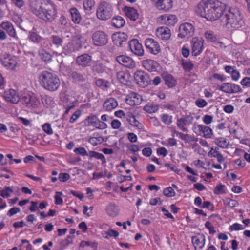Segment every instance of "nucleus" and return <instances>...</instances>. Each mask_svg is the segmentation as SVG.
I'll use <instances>...</instances> for the list:
<instances>
[{"label": "nucleus", "mask_w": 250, "mask_h": 250, "mask_svg": "<svg viewBox=\"0 0 250 250\" xmlns=\"http://www.w3.org/2000/svg\"><path fill=\"white\" fill-rule=\"evenodd\" d=\"M30 7L32 12L45 23H53L58 17V6L52 0H34Z\"/></svg>", "instance_id": "nucleus-1"}, {"label": "nucleus", "mask_w": 250, "mask_h": 250, "mask_svg": "<svg viewBox=\"0 0 250 250\" xmlns=\"http://www.w3.org/2000/svg\"><path fill=\"white\" fill-rule=\"evenodd\" d=\"M225 9V4L218 0H202L197 4L195 11L199 16L214 21L221 17Z\"/></svg>", "instance_id": "nucleus-2"}, {"label": "nucleus", "mask_w": 250, "mask_h": 250, "mask_svg": "<svg viewBox=\"0 0 250 250\" xmlns=\"http://www.w3.org/2000/svg\"><path fill=\"white\" fill-rule=\"evenodd\" d=\"M221 22L226 28L232 30L239 29L244 24L240 10L235 6L229 7L226 11L221 19Z\"/></svg>", "instance_id": "nucleus-3"}, {"label": "nucleus", "mask_w": 250, "mask_h": 250, "mask_svg": "<svg viewBox=\"0 0 250 250\" xmlns=\"http://www.w3.org/2000/svg\"><path fill=\"white\" fill-rule=\"evenodd\" d=\"M41 86L50 92L57 91L60 86V81L55 74L47 71H42L39 76Z\"/></svg>", "instance_id": "nucleus-4"}, {"label": "nucleus", "mask_w": 250, "mask_h": 250, "mask_svg": "<svg viewBox=\"0 0 250 250\" xmlns=\"http://www.w3.org/2000/svg\"><path fill=\"white\" fill-rule=\"evenodd\" d=\"M113 9L112 5L105 1H102L97 5L96 16L97 18L101 21H107L112 16Z\"/></svg>", "instance_id": "nucleus-5"}, {"label": "nucleus", "mask_w": 250, "mask_h": 250, "mask_svg": "<svg viewBox=\"0 0 250 250\" xmlns=\"http://www.w3.org/2000/svg\"><path fill=\"white\" fill-rule=\"evenodd\" d=\"M82 35L79 34L73 36L71 41L63 46V53L70 55L72 53L79 51L82 47Z\"/></svg>", "instance_id": "nucleus-6"}, {"label": "nucleus", "mask_w": 250, "mask_h": 250, "mask_svg": "<svg viewBox=\"0 0 250 250\" xmlns=\"http://www.w3.org/2000/svg\"><path fill=\"white\" fill-rule=\"evenodd\" d=\"M6 33L12 38L18 39L13 24L8 21H2L0 24V39L5 40L7 38Z\"/></svg>", "instance_id": "nucleus-7"}, {"label": "nucleus", "mask_w": 250, "mask_h": 250, "mask_svg": "<svg viewBox=\"0 0 250 250\" xmlns=\"http://www.w3.org/2000/svg\"><path fill=\"white\" fill-rule=\"evenodd\" d=\"M85 126H92L97 129H103L106 127V124L100 121L97 117L93 114L87 116L83 121Z\"/></svg>", "instance_id": "nucleus-8"}, {"label": "nucleus", "mask_w": 250, "mask_h": 250, "mask_svg": "<svg viewBox=\"0 0 250 250\" xmlns=\"http://www.w3.org/2000/svg\"><path fill=\"white\" fill-rule=\"evenodd\" d=\"M144 43L147 52L152 55H157L161 51L159 43L153 38H146Z\"/></svg>", "instance_id": "nucleus-9"}, {"label": "nucleus", "mask_w": 250, "mask_h": 250, "mask_svg": "<svg viewBox=\"0 0 250 250\" xmlns=\"http://www.w3.org/2000/svg\"><path fill=\"white\" fill-rule=\"evenodd\" d=\"M194 32L195 28L192 24L184 22L179 26L178 36L180 38H188L192 36Z\"/></svg>", "instance_id": "nucleus-10"}, {"label": "nucleus", "mask_w": 250, "mask_h": 250, "mask_svg": "<svg viewBox=\"0 0 250 250\" xmlns=\"http://www.w3.org/2000/svg\"><path fill=\"white\" fill-rule=\"evenodd\" d=\"M0 62L7 69L13 70L18 64V59L10 54H4L0 58Z\"/></svg>", "instance_id": "nucleus-11"}, {"label": "nucleus", "mask_w": 250, "mask_h": 250, "mask_svg": "<svg viewBox=\"0 0 250 250\" xmlns=\"http://www.w3.org/2000/svg\"><path fill=\"white\" fill-rule=\"evenodd\" d=\"M192 130L197 135L206 138H211L213 135L212 129L203 125L194 124L192 127Z\"/></svg>", "instance_id": "nucleus-12"}, {"label": "nucleus", "mask_w": 250, "mask_h": 250, "mask_svg": "<svg viewBox=\"0 0 250 250\" xmlns=\"http://www.w3.org/2000/svg\"><path fill=\"white\" fill-rule=\"evenodd\" d=\"M92 40L94 45L101 46L108 42V36L104 31H96L92 34Z\"/></svg>", "instance_id": "nucleus-13"}, {"label": "nucleus", "mask_w": 250, "mask_h": 250, "mask_svg": "<svg viewBox=\"0 0 250 250\" xmlns=\"http://www.w3.org/2000/svg\"><path fill=\"white\" fill-rule=\"evenodd\" d=\"M217 90L228 94H233L242 92L241 87L237 84L229 83H224L216 88Z\"/></svg>", "instance_id": "nucleus-14"}, {"label": "nucleus", "mask_w": 250, "mask_h": 250, "mask_svg": "<svg viewBox=\"0 0 250 250\" xmlns=\"http://www.w3.org/2000/svg\"><path fill=\"white\" fill-rule=\"evenodd\" d=\"M134 79L137 83L143 87L148 85L150 82L149 75L141 70H138L135 72Z\"/></svg>", "instance_id": "nucleus-15"}, {"label": "nucleus", "mask_w": 250, "mask_h": 250, "mask_svg": "<svg viewBox=\"0 0 250 250\" xmlns=\"http://www.w3.org/2000/svg\"><path fill=\"white\" fill-rule=\"evenodd\" d=\"M22 102L28 108H37L40 104V100L35 94H26L23 96Z\"/></svg>", "instance_id": "nucleus-16"}, {"label": "nucleus", "mask_w": 250, "mask_h": 250, "mask_svg": "<svg viewBox=\"0 0 250 250\" xmlns=\"http://www.w3.org/2000/svg\"><path fill=\"white\" fill-rule=\"evenodd\" d=\"M191 44L192 55H199L204 49V41L201 38L195 37L192 39Z\"/></svg>", "instance_id": "nucleus-17"}, {"label": "nucleus", "mask_w": 250, "mask_h": 250, "mask_svg": "<svg viewBox=\"0 0 250 250\" xmlns=\"http://www.w3.org/2000/svg\"><path fill=\"white\" fill-rule=\"evenodd\" d=\"M143 67L149 72H157L160 68V64L156 61L147 59L141 62Z\"/></svg>", "instance_id": "nucleus-18"}, {"label": "nucleus", "mask_w": 250, "mask_h": 250, "mask_svg": "<svg viewBox=\"0 0 250 250\" xmlns=\"http://www.w3.org/2000/svg\"><path fill=\"white\" fill-rule=\"evenodd\" d=\"M128 45L131 51L138 56H142L144 50L142 45L137 39H132L129 42Z\"/></svg>", "instance_id": "nucleus-19"}, {"label": "nucleus", "mask_w": 250, "mask_h": 250, "mask_svg": "<svg viewBox=\"0 0 250 250\" xmlns=\"http://www.w3.org/2000/svg\"><path fill=\"white\" fill-rule=\"evenodd\" d=\"M191 242L195 250H202L206 242V236L203 233H198L191 237Z\"/></svg>", "instance_id": "nucleus-20"}, {"label": "nucleus", "mask_w": 250, "mask_h": 250, "mask_svg": "<svg viewBox=\"0 0 250 250\" xmlns=\"http://www.w3.org/2000/svg\"><path fill=\"white\" fill-rule=\"evenodd\" d=\"M193 121L194 118L192 116L189 115L185 116L177 120V127L181 130L188 132V129L185 126L191 125Z\"/></svg>", "instance_id": "nucleus-21"}, {"label": "nucleus", "mask_w": 250, "mask_h": 250, "mask_svg": "<svg viewBox=\"0 0 250 250\" xmlns=\"http://www.w3.org/2000/svg\"><path fill=\"white\" fill-rule=\"evenodd\" d=\"M162 23L168 26H174L178 21L177 17L174 14H164L159 17Z\"/></svg>", "instance_id": "nucleus-22"}, {"label": "nucleus", "mask_w": 250, "mask_h": 250, "mask_svg": "<svg viewBox=\"0 0 250 250\" xmlns=\"http://www.w3.org/2000/svg\"><path fill=\"white\" fill-rule=\"evenodd\" d=\"M116 61L120 64L128 68H134L136 66L135 61L130 57L125 55H120L116 57Z\"/></svg>", "instance_id": "nucleus-23"}, {"label": "nucleus", "mask_w": 250, "mask_h": 250, "mask_svg": "<svg viewBox=\"0 0 250 250\" xmlns=\"http://www.w3.org/2000/svg\"><path fill=\"white\" fill-rule=\"evenodd\" d=\"M143 100L141 95L136 92H131L127 95L125 102L131 106L139 105Z\"/></svg>", "instance_id": "nucleus-24"}, {"label": "nucleus", "mask_w": 250, "mask_h": 250, "mask_svg": "<svg viewBox=\"0 0 250 250\" xmlns=\"http://www.w3.org/2000/svg\"><path fill=\"white\" fill-rule=\"evenodd\" d=\"M155 6L159 11L167 12L173 7V0H155Z\"/></svg>", "instance_id": "nucleus-25"}, {"label": "nucleus", "mask_w": 250, "mask_h": 250, "mask_svg": "<svg viewBox=\"0 0 250 250\" xmlns=\"http://www.w3.org/2000/svg\"><path fill=\"white\" fill-rule=\"evenodd\" d=\"M156 37L163 41L168 40L171 37V31L167 27H160L155 32Z\"/></svg>", "instance_id": "nucleus-26"}, {"label": "nucleus", "mask_w": 250, "mask_h": 250, "mask_svg": "<svg viewBox=\"0 0 250 250\" xmlns=\"http://www.w3.org/2000/svg\"><path fill=\"white\" fill-rule=\"evenodd\" d=\"M4 98L6 101L12 104H17L20 99L18 93L12 89L5 91Z\"/></svg>", "instance_id": "nucleus-27"}, {"label": "nucleus", "mask_w": 250, "mask_h": 250, "mask_svg": "<svg viewBox=\"0 0 250 250\" xmlns=\"http://www.w3.org/2000/svg\"><path fill=\"white\" fill-rule=\"evenodd\" d=\"M127 35L124 32H118L113 34L112 36V40L113 43L118 47L123 45L124 42L127 39Z\"/></svg>", "instance_id": "nucleus-28"}, {"label": "nucleus", "mask_w": 250, "mask_h": 250, "mask_svg": "<svg viewBox=\"0 0 250 250\" xmlns=\"http://www.w3.org/2000/svg\"><path fill=\"white\" fill-rule=\"evenodd\" d=\"M105 211L109 217L114 218L119 215V208L115 203L110 202L106 206Z\"/></svg>", "instance_id": "nucleus-29"}, {"label": "nucleus", "mask_w": 250, "mask_h": 250, "mask_svg": "<svg viewBox=\"0 0 250 250\" xmlns=\"http://www.w3.org/2000/svg\"><path fill=\"white\" fill-rule=\"evenodd\" d=\"M91 56L87 54H84L76 58V63L83 67L90 66L91 64Z\"/></svg>", "instance_id": "nucleus-30"}, {"label": "nucleus", "mask_w": 250, "mask_h": 250, "mask_svg": "<svg viewBox=\"0 0 250 250\" xmlns=\"http://www.w3.org/2000/svg\"><path fill=\"white\" fill-rule=\"evenodd\" d=\"M123 11L131 21H135L139 17L138 11L133 7L125 6Z\"/></svg>", "instance_id": "nucleus-31"}, {"label": "nucleus", "mask_w": 250, "mask_h": 250, "mask_svg": "<svg viewBox=\"0 0 250 250\" xmlns=\"http://www.w3.org/2000/svg\"><path fill=\"white\" fill-rule=\"evenodd\" d=\"M69 13L72 21L75 24H80L82 18L78 9L75 7L71 8L69 9Z\"/></svg>", "instance_id": "nucleus-32"}, {"label": "nucleus", "mask_w": 250, "mask_h": 250, "mask_svg": "<svg viewBox=\"0 0 250 250\" xmlns=\"http://www.w3.org/2000/svg\"><path fill=\"white\" fill-rule=\"evenodd\" d=\"M118 106V103L115 99L110 98L107 99L103 104L104 109L107 111H111Z\"/></svg>", "instance_id": "nucleus-33"}, {"label": "nucleus", "mask_w": 250, "mask_h": 250, "mask_svg": "<svg viewBox=\"0 0 250 250\" xmlns=\"http://www.w3.org/2000/svg\"><path fill=\"white\" fill-rule=\"evenodd\" d=\"M116 76L119 81L124 84H126L129 81L130 79V74L123 71L118 72Z\"/></svg>", "instance_id": "nucleus-34"}, {"label": "nucleus", "mask_w": 250, "mask_h": 250, "mask_svg": "<svg viewBox=\"0 0 250 250\" xmlns=\"http://www.w3.org/2000/svg\"><path fill=\"white\" fill-rule=\"evenodd\" d=\"M125 20L120 16H115L111 20L112 25L116 28L123 27L125 25Z\"/></svg>", "instance_id": "nucleus-35"}, {"label": "nucleus", "mask_w": 250, "mask_h": 250, "mask_svg": "<svg viewBox=\"0 0 250 250\" xmlns=\"http://www.w3.org/2000/svg\"><path fill=\"white\" fill-rule=\"evenodd\" d=\"M39 56L41 59L45 62H49L52 60L51 54L44 49H41L39 51Z\"/></svg>", "instance_id": "nucleus-36"}, {"label": "nucleus", "mask_w": 250, "mask_h": 250, "mask_svg": "<svg viewBox=\"0 0 250 250\" xmlns=\"http://www.w3.org/2000/svg\"><path fill=\"white\" fill-rule=\"evenodd\" d=\"M28 39L30 41L34 43H40L43 40V38L39 34L36 32L32 31L29 32Z\"/></svg>", "instance_id": "nucleus-37"}, {"label": "nucleus", "mask_w": 250, "mask_h": 250, "mask_svg": "<svg viewBox=\"0 0 250 250\" xmlns=\"http://www.w3.org/2000/svg\"><path fill=\"white\" fill-rule=\"evenodd\" d=\"M14 192L12 187L5 186L3 188L0 190V196L4 198H8Z\"/></svg>", "instance_id": "nucleus-38"}, {"label": "nucleus", "mask_w": 250, "mask_h": 250, "mask_svg": "<svg viewBox=\"0 0 250 250\" xmlns=\"http://www.w3.org/2000/svg\"><path fill=\"white\" fill-rule=\"evenodd\" d=\"M172 187H168L164 189L163 193L165 196L167 197H173L175 196L176 193L173 188H177V186L174 184L172 185Z\"/></svg>", "instance_id": "nucleus-39"}, {"label": "nucleus", "mask_w": 250, "mask_h": 250, "mask_svg": "<svg viewBox=\"0 0 250 250\" xmlns=\"http://www.w3.org/2000/svg\"><path fill=\"white\" fill-rule=\"evenodd\" d=\"M165 81L166 84L169 88L173 87L177 84L176 80L170 74L165 76Z\"/></svg>", "instance_id": "nucleus-40"}, {"label": "nucleus", "mask_w": 250, "mask_h": 250, "mask_svg": "<svg viewBox=\"0 0 250 250\" xmlns=\"http://www.w3.org/2000/svg\"><path fill=\"white\" fill-rule=\"evenodd\" d=\"M204 37L208 42H215L217 41V36L211 30H207L204 33Z\"/></svg>", "instance_id": "nucleus-41"}, {"label": "nucleus", "mask_w": 250, "mask_h": 250, "mask_svg": "<svg viewBox=\"0 0 250 250\" xmlns=\"http://www.w3.org/2000/svg\"><path fill=\"white\" fill-rule=\"evenodd\" d=\"M95 4V0H84L83 6L85 11H91Z\"/></svg>", "instance_id": "nucleus-42"}, {"label": "nucleus", "mask_w": 250, "mask_h": 250, "mask_svg": "<svg viewBox=\"0 0 250 250\" xmlns=\"http://www.w3.org/2000/svg\"><path fill=\"white\" fill-rule=\"evenodd\" d=\"M103 141V137L98 135L96 136L90 137L88 140L89 143L94 146L101 144Z\"/></svg>", "instance_id": "nucleus-43"}, {"label": "nucleus", "mask_w": 250, "mask_h": 250, "mask_svg": "<svg viewBox=\"0 0 250 250\" xmlns=\"http://www.w3.org/2000/svg\"><path fill=\"white\" fill-rule=\"evenodd\" d=\"M215 143L219 147L222 148H227L229 145V142L227 139L223 137L216 139Z\"/></svg>", "instance_id": "nucleus-44"}, {"label": "nucleus", "mask_w": 250, "mask_h": 250, "mask_svg": "<svg viewBox=\"0 0 250 250\" xmlns=\"http://www.w3.org/2000/svg\"><path fill=\"white\" fill-rule=\"evenodd\" d=\"M176 135L185 143H189L193 141L192 137L188 134H184L182 132H176Z\"/></svg>", "instance_id": "nucleus-45"}, {"label": "nucleus", "mask_w": 250, "mask_h": 250, "mask_svg": "<svg viewBox=\"0 0 250 250\" xmlns=\"http://www.w3.org/2000/svg\"><path fill=\"white\" fill-rule=\"evenodd\" d=\"M128 122L131 126L139 130H142L143 128V125L136 119L135 116L132 118L131 120L130 119Z\"/></svg>", "instance_id": "nucleus-46"}, {"label": "nucleus", "mask_w": 250, "mask_h": 250, "mask_svg": "<svg viewBox=\"0 0 250 250\" xmlns=\"http://www.w3.org/2000/svg\"><path fill=\"white\" fill-rule=\"evenodd\" d=\"M158 108V106L153 104H148L144 107V110L149 113L156 112Z\"/></svg>", "instance_id": "nucleus-47"}, {"label": "nucleus", "mask_w": 250, "mask_h": 250, "mask_svg": "<svg viewBox=\"0 0 250 250\" xmlns=\"http://www.w3.org/2000/svg\"><path fill=\"white\" fill-rule=\"evenodd\" d=\"M52 43L57 47H59L62 45L63 42L62 39L60 37L56 35H52L51 37Z\"/></svg>", "instance_id": "nucleus-48"}, {"label": "nucleus", "mask_w": 250, "mask_h": 250, "mask_svg": "<svg viewBox=\"0 0 250 250\" xmlns=\"http://www.w3.org/2000/svg\"><path fill=\"white\" fill-rule=\"evenodd\" d=\"M95 84L98 87L103 90H105L108 87V83L106 80L99 79L96 81Z\"/></svg>", "instance_id": "nucleus-49"}, {"label": "nucleus", "mask_w": 250, "mask_h": 250, "mask_svg": "<svg viewBox=\"0 0 250 250\" xmlns=\"http://www.w3.org/2000/svg\"><path fill=\"white\" fill-rule=\"evenodd\" d=\"M162 121L166 125H170L172 122V116L167 114H163L161 115Z\"/></svg>", "instance_id": "nucleus-50"}, {"label": "nucleus", "mask_w": 250, "mask_h": 250, "mask_svg": "<svg viewBox=\"0 0 250 250\" xmlns=\"http://www.w3.org/2000/svg\"><path fill=\"white\" fill-rule=\"evenodd\" d=\"M225 188L226 187L224 185H223L221 183H219L214 188L213 192L216 195L225 193Z\"/></svg>", "instance_id": "nucleus-51"}, {"label": "nucleus", "mask_w": 250, "mask_h": 250, "mask_svg": "<svg viewBox=\"0 0 250 250\" xmlns=\"http://www.w3.org/2000/svg\"><path fill=\"white\" fill-rule=\"evenodd\" d=\"M126 147L130 151L135 154L140 151L141 146L136 144H129Z\"/></svg>", "instance_id": "nucleus-52"}, {"label": "nucleus", "mask_w": 250, "mask_h": 250, "mask_svg": "<svg viewBox=\"0 0 250 250\" xmlns=\"http://www.w3.org/2000/svg\"><path fill=\"white\" fill-rule=\"evenodd\" d=\"M74 152L77 155H80L82 156H88V153L83 147H79L75 148L74 150Z\"/></svg>", "instance_id": "nucleus-53"}, {"label": "nucleus", "mask_w": 250, "mask_h": 250, "mask_svg": "<svg viewBox=\"0 0 250 250\" xmlns=\"http://www.w3.org/2000/svg\"><path fill=\"white\" fill-rule=\"evenodd\" d=\"M244 229L245 227L242 224H240L238 223H235L233 224L232 225L230 226L229 228V230L230 231H233L243 230Z\"/></svg>", "instance_id": "nucleus-54"}, {"label": "nucleus", "mask_w": 250, "mask_h": 250, "mask_svg": "<svg viewBox=\"0 0 250 250\" xmlns=\"http://www.w3.org/2000/svg\"><path fill=\"white\" fill-rule=\"evenodd\" d=\"M214 158H216L217 159V162L220 164H223V168L224 169H225L227 167V163H224L225 161V158L223 157L222 154L220 152L219 153H218V154L215 156Z\"/></svg>", "instance_id": "nucleus-55"}, {"label": "nucleus", "mask_w": 250, "mask_h": 250, "mask_svg": "<svg viewBox=\"0 0 250 250\" xmlns=\"http://www.w3.org/2000/svg\"><path fill=\"white\" fill-rule=\"evenodd\" d=\"M184 69L187 72L191 71L193 68V64L188 61L183 62L182 63Z\"/></svg>", "instance_id": "nucleus-56"}, {"label": "nucleus", "mask_w": 250, "mask_h": 250, "mask_svg": "<svg viewBox=\"0 0 250 250\" xmlns=\"http://www.w3.org/2000/svg\"><path fill=\"white\" fill-rule=\"evenodd\" d=\"M42 130L48 135H52L53 131L49 123H45L42 125Z\"/></svg>", "instance_id": "nucleus-57"}, {"label": "nucleus", "mask_w": 250, "mask_h": 250, "mask_svg": "<svg viewBox=\"0 0 250 250\" xmlns=\"http://www.w3.org/2000/svg\"><path fill=\"white\" fill-rule=\"evenodd\" d=\"M205 227L206 229H207L208 230L209 233L210 234L213 235L214 233H216V230H215L214 226L209 221H207L205 223Z\"/></svg>", "instance_id": "nucleus-58"}, {"label": "nucleus", "mask_w": 250, "mask_h": 250, "mask_svg": "<svg viewBox=\"0 0 250 250\" xmlns=\"http://www.w3.org/2000/svg\"><path fill=\"white\" fill-rule=\"evenodd\" d=\"M200 208H207L213 211L214 210V206L213 204L208 201H204Z\"/></svg>", "instance_id": "nucleus-59"}, {"label": "nucleus", "mask_w": 250, "mask_h": 250, "mask_svg": "<svg viewBox=\"0 0 250 250\" xmlns=\"http://www.w3.org/2000/svg\"><path fill=\"white\" fill-rule=\"evenodd\" d=\"M21 211V209L17 207H13V208H11L7 212V215L11 217Z\"/></svg>", "instance_id": "nucleus-60"}, {"label": "nucleus", "mask_w": 250, "mask_h": 250, "mask_svg": "<svg viewBox=\"0 0 250 250\" xmlns=\"http://www.w3.org/2000/svg\"><path fill=\"white\" fill-rule=\"evenodd\" d=\"M81 115V112L80 110H76L71 116L70 118L69 122L71 123H75L77 119L80 117Z\"/></svg>", "instance_id": "nucleus-61"}, {"label": "nucleus", "mask_w": 250, "mask_h": 250, "mask_svg": "<svg viewBox=\"0 0 250 250\" xmlns=\"http://www.w3.org/2000/svg\"><path fill=\"white\" fill-rule=\"evenodd\" d=\"M56 195L54 196L55 199V204L56 205H62L63 203V199L61 197V195H62V192H56Z\"/></svg>", "instance_id": "nucleus-62"}, {"label": "nucleus", "mask_w": 250, "mask_h": 250, "mask_svg": "<svg viewBox=\"0 0 250 250\" xmlns=\"http://www.w3.org/2000/svg\"><path fill=\"white\" fill-rule=\"evenodd\" d=\"M195 104L199 108H203L207 105L208 103L205 100L199 98L195 101Z\"/></svg>", "instance_id": "nucleus-63"}, {"label": "nucleus", "mask_w": 250, "mask_h": 250, "mask_svg": "<svg viewBox=\"0 0 250 250\" xmlns=\"http://www.w3.org/2000/svg\"><path fill=\"white\" fill-rule=\"evenodd\" d=\"M127 138L131 143H136L137 141V136L133 132H129L126 134Z\"/></svg>", "instance_id": "nucleus-64"}]
</instances>
